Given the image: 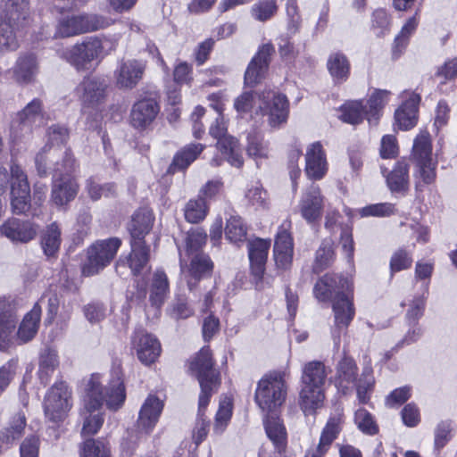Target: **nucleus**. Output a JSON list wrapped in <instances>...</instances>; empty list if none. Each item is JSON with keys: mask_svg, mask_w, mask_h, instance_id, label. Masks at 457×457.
<instances>
[{"mask_svg": "<svg viewBox=\"0 0 457 457\" xmlns=\"http://www.w3.org/2000/svg\"><path fill=\"white\" fill-rule=\"evenodd\" d=\"M125 399V386L122 372L119 367L112 370V378L104 388L102 386L99 378L93 375L87 386L84 408L81 411V415L84 417L82 435L91 436L100 429L104 423V418L102 413L97 411L104 403L109 410L117 411L123 405Z\"/></svg>", "mask_w": 457, "mask_h": 457, "instance_id": "nucleus-1", "label": "nucleus"}, {"mask_svg": "<svg viewBox=\"0 0 457 457\" xmlns=\"http://www.w3.org/2000/svg\"><path fill=\"white\" fill-rule=\"evenodd\" d=\"M328 371L320 361L306 362L302 370L299 405L304 415H314L325 400Z\"/></svg>", "mask_w": 457, "mask_h": 457, "instance_id": "nucleus-2", "label": "nucleus"}, {"mask_svg": "<svg viewBox=\"0 0 457 457\" xmlns=\"http://www.w3.org/2000/svg\"><path fill=\"white\" fill-rule=\"evenodd\" d=\"M357 376L355 361L345 353L336 366V386L343 395L348 394L354 386L360 403L365 404L370 399L375 384L372 367L370 364L364 365L360 378Z\"/></svg>", "mask_w": 457, "mask_h": 457, "instance_id": "nucleus-3", "label": "nucleus"}, {"mask_svg": "<svg viewBox=\"0 0 457 457\" xmlns=\"http://www.w3.org/2000/svg\"><path fill=\"white\" fill-rule=\"evenodd\" d=\"M410 160L413 164L415 191L420 193L425 187L433 184L436 178L437 162L432 158V144L428 132L421 131L415 137Z\"/></svg>", "mask_w": 457, "mask_h": 457, "instance_id": "nucleus-4", "label": "nucleus"}, {"mask_svg": "<svg viewBox=\"0 0 457 457\" xmlns=\"http://www.w3.org/2000/svg\"><path fill=\"white\" fill-rule=\"evenodd\" d=\"M190 369L195 374L201 387L198 404L202 411L220 384V372L214 368L212 353L208 346L199 351L191 362Z\"/></svg>", "mask_w": 457, "mask_h": 457, "instance_id": "nucleus-5", "label": "nucleus"}, {"mask_svg": "<svg viewBox=\"0 0 457 457\" xmlns=\"http://www.w3.org/2000/svg\"><path fill=\"white\" fill-rule=\"evenodd\" d=\"M111 24L109 18L96 13L63 15L57 22L56 35L60 37H70L103 29Z\"/></svg>", "mask_w": 457, "mask_h": 457, "instance_id": "nucleus-6", "label": "nucleus"}, {"mask_svg": "<svg viewBox=\"0 0 457 457\" xmlns=\"http://www.w3.org/2000/svg\"><path fill=\"white\" fill-rule=\"evenodd\" d=\"M287 396V386L282 374L264 376L257 385L254 400L262 411L272 412L283 404Z\"/></svg>", "mask_w": 457, "mask_h": 457, "instance_id": "nucleus-7", "label": "nucleus"}, {"mask_svg": "<svg viewBox=\"0 0 457 457\" xmlns=\"http://www.w3.org/2000/svg\"><path fill=\"white\" fill-rule=\"evenodd\" d=\"M103 50L101 39L97 37H89L66 49L62 57L78 71H88L94 68V62L98 60Z\"/></svg>", "mask_w": 457, "mask_h": 457, "instance_id": "nucleus-8", "label": "nucleus"}, {"mask_svg": "<svg viewBox=\"0 0 457 457\" xmlns=\"http://www.w3.org/2000/svg\"><path fill=\"white\" fill-rule=\"evenodd\" d=\"M36 169L40 177L46 176L48 170L53 169L54 177L58 174H70L74 169V159L68 151L60 147L46 145L36 155Z\"/></svg>", "mask_w": 457, "mask_h": 457, "instance_id": "nucleus-9", "label": "nucleus"}, {"mask_svg": "<svg viewBox=\"0 0 457 457\" xmlns=\"http://www.w3.org/2000/svg\"><path fill=\"white\" fill-rule=\"evenodd\" d=\"M121 241L118 237H111L97 241L87 249V260L83 265L84 276L97 274L115 257Z\"/></svg>", "mask_w": 457, "mask_h": 457, "instance_id": "nucleus-10", "label": "nucleus"}, {"mask_svg": "<svg viewBox=\"0 0 457 457\" xmlns=\"http://www.w3.org/2000/svg\"><path fill=\"white\" fill-rule=\"evenodd\" d=\"M71 407V392L68 386L63 382L54 384L45 397L46 417L53 422L62 421L67 416Z\"/></svg>", "mask_w": 457, "mask_h": 457, "instance_id": "nucleus-11", "label": "nucleus"}, {"mask_svg": "<svg viewBox=\"0 0 457 457\" xmlns=\"http://www.w3.org/2000/svg\"><path fill=\"white\" fill-rule=\"evenodd\" d=\"M324 205L325 197L320 187L312 184L302 192L295 212L309 225H314L321 220Z\"/></svg>", "mask_w": 457, "mask_h": 457, "instance_id": "nucleus-12", "label": "nucleus"}, {"mask_svg": "<svg viewBox=\"0 0 457 457\" xmlns=\"http://www.w3.org/2000/svg\"><path fill=\"white\" fill-rule=\"evenodd\" d=\"M259 108L262 115L268 116L271 128H278L285 123L288 116V101L285 95L267 90L258 96Z\"/></svg>", "mask_w": 457, "mask_h": 457, "instance_id": "nucleus-13", "label": "nucleus"}, {"mask_svg": "<svg viewBox=\"0 0 457 457\" xmlns=\"http://www.w3.org/2000/svg\"><path fill=\"white\" fill-rule=\"evenodd\" d=\"M107 81L98 76H86L75 88L83 108H97L107 96Z\"/></svg>", "mask_w": 457, "mask_h": 457, "instance_id": "nucleus-14", "label": "nucleus"}, {"mask_svg": "<svg viewBox=\"0 0 457 457\" xmlns=\"http://www.w3.org/2000/svg\"><path fill=\"white\" fill-rule=\"evenodd\" d=\"M11 205L15 214L26 213L30 208V188L27 175L22 169L12 164L11 167Z\"/></svg>", "mask_w": 457, "mask_h": 457, "instance_id": "nucleus-15", "label": "nucleus"}, {"mask_svg": "<svg viewBox=\"0 0 457 457\" xmlns=\"http://www.w3.org/2000/svg\"><path fill=\"white\" fill-rule=\"evenodd\" d=\"M313 292L319 301H333L337 297L351 294L352 283L340 274L328 273L317 281Z\"/></svg>", "mask_w": 457, "mask_h": 457, "instance_id": "nucleus-16", "label": "nucleus"}, {"mask_svg": "<svg viewBox=\"0 0 457 457\" xmlns=\"http://www.w3.org/2000/svg\"><path fill=\"white\" fill-rule=\"evenodd\" d=\"M43 124V103L39 98H35L17 113L12 130L16 137H21L30 134L34 128L40 127Z\"/></svg>", "mask_w": 457, "mask_h": 457, "instance_id": "nucleus-17", "label": "nucleus"}, {"mask_svg": "<svg viewBox=\"0 0 457 457\" xmlns=\"http://www.w3.org/2000/svg\"><path fill=\"white\" fill-rule=\"evenodd\" d=\"M332 308L335 320L331 334L334 345L338 349L340 345L341 334L342 332L346 331L355 314L353 299L350 294L343 295V297L334 299Z\"/></svg>", "mask_w": 457, "mask_h": 457, "instance_id": "nucleus-18", "label": "nucleus"}, {"mask_svg": "<svg viewBox=\"0 0 457 457\" xmlns=\"http://www.w3.org/2000/svg\"><path fill=\"white\" fill-rule=\"evenodd\" d=\"M132 345L138 360L145 365L154 363L161 353V344L158 339L145 330L135 332Z\"/></svg>", "mask_w": 457, "mask_h": 457, "instance_id": "nucleus-19", "label": "nucleus"}, {"mask_svg": "<svg viewBox=\"0 0 457 457\" xmlns=\"http://www.w3.org/2000/svg\"><path fill=\"white\" fill-rule=\"evenodd\" d=\"M247 247L251 272L254 278L256 287H259L265 272V265L269 249L270 247V241L256 238L254 240L248 241Z\"/></svg>", "mask_w": 457, "mask_h": 457, "instance_id": "nucleus-20", "label": "nucleus"}, {"mask_svg": "<svg viewBox=\"0 0 457 457\" xmlns=\"http://www.w3.org/2000/svg\"><path fill=\"white\" fill-rule=\"evenodd\" d=\"M145 70V63L136 59H128L120 62L115 71L116 84L120 88L132 89L142 79Z\"/></svg>", "mask_w": 457, "mask_h": 457, "instance_id": "nucleus-21", "label": "nucleus"}, {"mask_svg": "<svg viewBox=\"0 0 457 457\" xmlns=\"http://www.w3.org/2000/svg\"><path fill=\"white\" fill-rule=\"evenodd\" d=\"M386 169H382L386 182L390 192L397 196L403 197L410 190L409 164L405 160L398 161L394 168L386 174Z\"/></svg>", "mask_w": 457, "mask_h": 457, "instance_id": "nucleus-22", "label": "nucleus"}, {"mask_svg": "<svg viewBox=\"0 0 457 457\" xmlns=\"http://www.w3.org/2000/svg\"><path fill=\"white\" fill-rule=\"evenodd\" d=\"M18 321L14 303L0 298V350L8 349Z\"/></svg>", "mask_w": 457, "mask_h": 457, "instance_id": "nucleus-23", "label": "nucleus"}, {"mask_svg": "<svg viewBox=\"0 0 457 457\" xmlns=\"http://www.w3.org/2000/svg\"><path fill=\"white\" fill-rule=\"evenodd\" d=\"M274 52L271 44L263 45L257 54L252 59L245 73V83L246 86L254 87L257 85L268 69L270 57Z\"/></svg>", "mask_w": 457, "mask_h": 457, "instance_id": "nucleus-24", "label": "nucleus"}, {"mask_svg": "<svg viewBox=\"0 0 457 457\" xmlns=\"http://www.w3.org/2000/svg\"><path fill=\"white\" fill-rule=\"evenodd\" d=\"M0 232L12 242L28 243L36 237L37 226L29 220L12 218L0 227Z\"/></svg>", "mask_w": 457, "mask_h": 457, "instance_id": "nucleus-25", "label": "nucleus"}, {"mask_svg": "<svg viewBox=\"0 0 457 457\" xmlns=\"http://www.w3.org/2000/svg\"><path fill=\"white\" fill-rule=\"evenodd\" d=\"M160 112L158 103L152 98H145L137 101L132 106L130 120L134 128L146 129L155 120Z\"/></svg>", "mask_w": 457, "mask_h": 457, "instance_id": "nucleus-26", "label": "nucleus"}, {"mask_svg": "<svg viewBox=\"0 0 457 457\" xmlns=\"http://www.w3.org/2000/svg\"><path fill=\"white\" fill-rule=\"evenodd\" d=\"M53 182L50 201L57 207H62L71 202L77 195L79 186L69 174L62 173Z\"/></svg>", "mask_w": 457, "mask_h": 457, "instance_id": "nucleus-27", "label": "nucleus"}, {"mask_svg": "<svg viewBox=\"0 0 457 457\" xmlns=\"http://www.w3.org/2000/svg\"><path fill=\"white\" fill-rule=\"evenodd\" d=\"M305 172L311 179H322L328 170V162L320 142L311 144L305 154Z\"/></svg>", "mask_w": 457, "mask_h": 457, "instance_id": "nucleus-28", "label": "nucleus"}, {"mask_svg": "<svg viewBox=\"0 0 457 457\" xmlns=\"http://www.w3.org/2000/svg\"><path fill=\"white\" fill-rule=\"evenodd\" d=\"M29 14V0H5L0 6V21L8 24L24 28Z\"/></svg>", "mask_w": 457, "mask_h": 457, "instance_id": "nucleus-29", "label": "nucleus"}, {"mask_svg": "<svg viewBox=\"0 0 457 457\" xmlns=\"http://www.w3.org/2000/svg\"><path fill=\"white\" fill-rule=\"evenodd\" d=\"M293 240L287 228L282 226L277 233L273 248L276 265L278 269L287 270L293 261Z\"/></svg>", "mask_w": 457, "mask_h": 457, "instance_id": "nucleus-30", "label": "nucleus"}, {"mask_svg": "<svg viewBox=\"0 0 457 457\" xmlns=\"http://www.w3.org/2000/svg\"><path fill=\"white\" fill-rule=\"evenodd\" d=\"M131 252L125 259L120 258L116 263V270L128 265L133 275L140 274L149 262L150 249L145 241H130Z\"/></svg>", "mask_w": 457, "mask_h": 457, "instance_id": "nucleus-31", "label": "nucleus"}, {"mask_svg": "<svg viewBox=\"0 0 457 457\" xmlns=\"http://www.w3.org/2000/svg\"><path fill=\"white\" fill-rule=\"evenodd\" d=\"M342 430V418L330 417L321 432L320 443L315 449L308 451L305 457H324L333 441Z\"/></svg>", "mask_w": 457, "mask_h": 457, "instance_id": "nucleus-32", "label": "nucleus"}, {"mask_svg": "<svg viewBox=\"0 0 457 457\" xmlns=\"http://www.w3.org/2000/svg\"><path fill=\"white\" fill-rule=\"evenodd\" d=\"M162 408L163 403L157 396L154 395H148L139 411L138 428L146 433L151 431L156 425Z\"/></svg>", "mask_w": 457, "mask_h": 457, "instance_id": "nucleus-33", "label": "nucleus"}, {"mask_svg": "<svg viewBox=\"0 0 457 457\" xmlns=\"http://www.w3.org/2000/svg\"><path fill=\"white\" fill-rule=\"evenodd\" d=\"M420 102V95L410 93L405 102L395 111V120L402 129L407 130L416 125Z\"/></svg>", "mask_w": 457, "mask_h": 457, "instance_id": "nucleus-34", "label": "nucleus"}, {"mask_svg": "<svg viewBox=\"0 0 457 457\" xmlns=\"http://www.w3.org/2000/svg\"><path fill=\"white\" fill-rule=\"evenodd\" d=\"M37 72V62L32 54L20 55L12 68L13 79L19 84L32 82Z\"/></svg>", "mask_w": 457, "mask_h": 457, "instance_id": "nucleus-35", "label": "nucleus"}, {"mask_svg": "<svg viewBox=\"0 0 457 457\" xmlns=\"http://www.w3.org/2000/svg\"><path fill=\"white\" fill-rule=\"evenodd\" d=\"M41 317V306L37 303L32 310L21 320L17 331V337L21 343L32 340L37 333Z\"/></svg>", "mask_w": 457, "mask_h": 457, "instance_id": "nucleus-36", "label": "nucleus"}, {"mask_svg": "<svg viewBox=\"0 0 457 457\" xmlns=\"http://www.w3.org/2000/svg\"><path fill=\"white\" fill-rule=\"evenodd\" d=\"M153 214L150 211L143 209L137 211L132 217L129 225V230L131 236L130 241H144L153 226Z\"/></svg>", "mask_w": 457, "mask_h": 457, "instance_id": "nucleus-37", "label": "nucleus"}, {"mask_svg": "<svg viewBox=\"0 0 457 457\" xmlns=\"http://www.w3.org/2000/svg\"><path fill=\"white\" fill-rule=\"evenodd\" d=\"M246 153L257 164L269 158V143L264 140L261 131L253 129L248 133Z\"/></svg>", "mask_w": 457, "mask_h": 457, "instance_id": "nucleus-38", "label": "nucleus"}, {"mask_svg": "<svg viewBox=\"0 0 457 457\" xmlns=\"http://www.w3.org/2000/svg\"><path fill=\"white\" fill-rule=\"evenodd\" d=\"M265 431L278 453L287 445V432L284 425L276 415H267L264 420Z\"/></svg>", "mask_w": 457, "mask_h": 457, "instance_id": "nucleus-39", "label": "nucleus"}, {"mask_svg": "<svg viewBox=\"0 0 457 457\" xmlns=\"http://www.w3.org/2000/svg\"><path fill=\"white\" fill-rule=\"evenodd\" d=\"M23 27L0 21V53L16 51L20 46Z\"/></svg>", "mask_w": 457, "mask_h": 457, "instance_id": "nucleus-40", "label": "nucleus"}, {"mask_svg": "<svg viewBox=\"0 0 457 457\" xmlns=\"http://www.w3.org/2000/svg\"><path fill=\"white\" fill-rule=\"evenodd\" d=\"M217 148L232 166L237 168L243 166L244 159L237 138L228 135L224 136L217 141Z\"/></svg>", "mask_w": 457, "mask_h": 457, "instance_id": "nucleus-41", "label": "nucleus"}, {"mask_svg": "<svg viewBox=\"0 0 457 457\" xmlns=\"http://www.w3.org/2000/svg\"><path fill=\"white\" fill-rule=\"evenodd\" d=\"M170 291L169 280L163 270H157L153 275L149 299L153 305L160 307Z\"/></svg>", "mask_w": 457, "mask_h": 457, "instance_id": "nucleus-42", "label": "nucleus"}, {"mask_svg": "<svg viewBox=\"0 0 457 457\" xmlns=\"http://www.w3.org/2000/svg\"><path fill=\"white\" fill-rule=\"evenodd\" d=\"M59 366L58 354L55 350L46 348L39 357L38 378L42 384H48L52 375Z\"/></svg>", "mask_w": 457, "mask_h": 457, "instance_id": "nucleus-43", "label": "nucleus"}, {"mask_svg": "<svg viewBox=\"0 0 457 457\" xmlns=\"http://www.w3.org/2000/svg\"><path fill=\"white\" fill-rule=\"evenodd\" d=\"M327 66L337 83H342L348 79L350 64L345 54L341 53L332 54L328 60Z\"/></svg>", "mask_w": 457, "mask_h": 457, "instance_id": "nucleus-44", "label": "nucleus"}, {"mask_svg": "<svg viewBox=\"0 0 457 457\" xmlns=\"http://www.w3.org/2000/svg\"><path fill=\"white\" fill-rule=\"evenodd\" d=\"M391 92L385 89H376L370 96L367 104L368 121L370 124L376 123L379 118L381 109L388 101Z\"/></svg>", "mask_w": 457, "mask_h": 457, "instance_id": "nucleus-45", "label": "nucleus"}, {"mask_svg": "<svg viewBox=\"0 0 457 457\" xmlns=\"http://www.w3.org/2000/svg\"><path fill=\"white\" fill-rule=\"evenodd\" d=\"M204 149V145L199 143L186 145L174 156L170 169H186L197 158Z\"/></svg>", "mask_w": 457, "mask_h": 457, "instance_id": "nucleus-46", "label": "nucleus"}, {"mask_svg": "<svg viewBox=\"0 0 457 457\" xmlns=\"http://www.w3.org/2000/svg\"><path fill=\"white\" fill-rule=\"evenodd\" d=\"M61 245V231L55 222L51 223L43 233L41 245L48 257L54 256Z\"/></svg>", "mask_w": 457, "mask_h": 457, "instance_id": "nucleus-47", "label": "nucleus"}, {"mask_svg": "<svg viewBox=\"0 0 457 457\" xmlns=\"http://www.w3.org/2000/svg\"><path fill=\"white\" fill-rule=\"evenodd\" d=\"M367 106L361 102L354 101L345 104L341 109L340 119L350 124H359L363 119L368 120Z\"/></svg>", "mask_w": 457, "mask_h": 457, "instance_id": "nucleus-48", "label": "nucleus"}, {"mask_svg": "<svg viewBox=\"0 0 457 457\" xmlns=\"http://www.w3.org/2000/svg\"><path fill=\"white\" fill-rule=\"evenodd\" d=\"M208 211V203L204 198L190 199L184 209L185 219L190 223H198L205 219Z\"/></svg>", "mask_w": 457, "mask_h": 457, "instance_id": "nucleus-49", "label": "nucleus"}, {"mask_svg": "<svg viewBox=\"0 0 457 457\" xmlns=\"http://www.w3.org/2000/svg\"><path fill=\"white\" fill-rule=\"evenodd\" d=\"M246 231L247 228L239 216H231L227 220L225 236L229 242L233 244L245 242Z\"/></svg>", "mask_w": 457, "mask_h": 457, "instance_id": "nucleus-50", "label": "nucleus"}, {"mask_svg": "<svg viewBox=\"0 0 457 457\" xmlns=\"http://www.w3.org/2000/svg\"><path fill=\"white\" fill-rule=\"evenodd\" d=\"M417 26L418 21L415 16L411 17L403 26L400 33L395 38L393 46L394 55L399 56L403 53L409 43L410 37L416 30Z\"/></svg>", "mask_w": 457, "mask_h": 457, "instance_id": "nucleus-51", "label": "nucleus"}, {"mask_svg": "<svg viewBox=\"0 0 457 457\" xmlns=\"http://www.w3.org/2000/svg\"><path fill=\"white\" fill-rule=\"evenodd\" d=\"M25 427V416L20 413L15 415L11 420L9 426L2 431L0 436L1 440L5 444L12 443L22 436Z\"/></svg>", "mask_w": 457, "mask_h": 457, "instance_id": "nucleus-52", "label": "nucleus"}, {"mask_svg": "<svg viewBox=\"0 0 457 457\" xmlns=\"http://www.w3.org/2000/svg\"><path fill=\"white\" fill-rule=\"evenodd\" d=\"M81 457H111L109 446L101 440H86L80 448Z\"/></svg>", "mask_w": 457, "mask_h": 457, "instance_id": "nucleus-53", "label": "nucleus"}, {"mask_svg": "<svg viewBox=\"0 0 457 457\" xmlns=\"http://www.w3.org/2000/svg\"><path fill=\"white\" fill-rule=\"evenodd\" d=\"M212 262L208 255L196 253L191 260L189 272L193 278L199 279L205 273L212 270Z\"/></svg>", "mask_w": 457, "mask_h": 457, "instance_id": "nucleus-54", "label": "nucleus"}, {"mask_svg": "<svg viewBox=\"0 0 457 457\" xmlns=\"http://www.w3.org/2000/svg\"><path fill=\"white\" fill-rule=\"evenodd\" d=\"M354 422L364 434L373 436L378 432V427L372 415L364 408H360L355 411Z\"/></svg>", "mask_w": 457, "mask_h": 457, "instance_id": "nucleus-55", "label": "nucleus"}, {"mask_svg": "<svg viewBox=\"0 0 457 457\" xmlns=\"http://www.w3.org/2000/svg\"><path fill=\"white\" fill-rule=\"evenodd\" d=\"M277 12L276 0H260L252 7V16L259 21L270 20Z\"/></svg>", "mask_w": 457, "mask_h": 457, "instance_id": "nucleus-56", "label": "nucleus"}, {"mask_svg": "<svg viewBox=\"0 0 457 457\" xmlns=\"http://www.w3.org/2000/svg\"><path fill=\"white\" fill-rule=\"evenodd\" d=\"M334 252L331 245L328 243H323L318 248L315 254V261L312 267L313 272L320 273L327 267H328L333 261Z\"/></svg>", "mask_w": 457, "mask_h": 457, "instance_id": "nucleus-57", "label": "nucleus"}, {"mask_svg": "<svg viewBox=\"0 0 457 457\" xmlns=\"http://www.w3.org/2000/svg\"><path fill=\"white\" fill-rule=\"evenodd\" d=\"M194 310L185 296H178L170 306V316L175 320H184L191 317Z\"/></svg>", "mask_w": 457, "mask_h": 457, "instance_id": "nucleus-58", "label": "nucleus"}, {"mask_svg": "<svg viewBox=\"0 0 457 457\" xmlns=\"http://www.w3.org/2000/svg\"><path fill=\"white\" fill-rule=\"evenodd\" d=\"M232 415V404L229 399L225 398L220 402L216 414L215 429L222 432Z\"/></svg>", "mask_w": 457, "mask_h": 457, "instance_id": "nucleus-59", "label": "nucleus"}, {"mask_svg": "<svg viewBox=\"0 0 457 457\" xmlns=\"http://www.w3.org/2000/svg\"><path fill=\"white\" fill-rule=\"evenodd\" d=\"M395 206L389 203H381L376 204H370L363 207L360 213L362 217L377 216L385 217L394 213Z\"/></svg>", "mask_w": 457, "mask_h": 457, "instance_id": "nucleus-60", "label": "nucleus"}, {"mask_svg": "<svg viewBox=\"0 0 457 457\" xmlns=\"http://www.w3.org/2000/svg\"><path fill=\"white\" fill-rule=\"evenodd\" d=\"M206 234L204 230L197 228L188 233L187 237V252L189 254L196 253L206 242Z\"/></svg>", "mask_w": 457, "mask_h": 457, "instance_id": "nucleus-61", "label": "nucleus"}, {"mask_svg": "<svg viewBox=\"0 0 457 457\" xmlns=\"http://www.w3.org/2000/svg\"><path fill=\"white\" fill-rule=\"evenodd\" d=\"M411 262L412 260L408 253L403 249H399L393 254L390 261L391 274L393 275L395 272L410 268Z\"/></svg>", "mask_w": 457, "mask_h": 457, "instance_id": "nucleus-62", "label": "nucleus"}, {"mask_svg": "<svg viewBox=\"0 0 457 457\" xmlns=\"http://www.w3.org/2000/svg\"><path fill=\"white\" fill-rule=\"evenodd\" d=\"M452 426L448 421H441L435 430V448L440 451L451 438Z\"/></svg>", "mask_w": 457, "mask_h": 457, "instance_id": "nucleus-63", "label": "nucleus"}, {"mask_svg": "<svg viewBox=\"0 0 457 457\" xmlns=\"http://www.w3.org/2000/svg\"><path fill=\"white\" fill-rule=\"evenodd\" d=\"M17 370V361L10 360L0 368V395L7 388Z\"/></svg>", "mask_w": 457, "mask_h": 457, "instance_id": "nucleus-64", "label": "nucleus"}]
</instances>
